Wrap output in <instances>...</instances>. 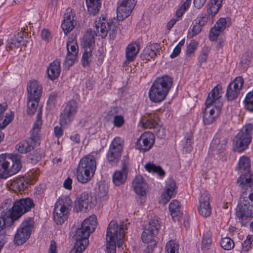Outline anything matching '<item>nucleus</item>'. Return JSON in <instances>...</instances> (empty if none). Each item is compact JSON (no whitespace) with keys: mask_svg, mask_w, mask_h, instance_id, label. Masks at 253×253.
I'll return each instance as SVG.
<instances>
[{"mask_svg":"<svg viewBox=\"0 0 253 253\" xmlns=\"http://www.w3.org/2000/svg\"><path fill=\"white\" fill-rule=\"evenodd\" d=\"M222 90L220 85L217 84L209 93L207 98L205 109L203 114V121L205 125L213 123L221 113L223 103L220 99V91Z\"/></svg>","mask_w":253,"mask_h":253,"instance_id":"1","label":"nucleus"},{"mask_svg":"<svg viewBox=\"0 0 253 253\" xmlns=\"http://www.w3.org/2000/svg\"><path fill=\"white\" fill-rule=\"evenodd\" d=\"M242 188V194L236 210V215L242 226L248 223V218L253 217V193L247 194L245 188Z\"/></svg>","mask_w":253,"mask_h":253,"instance_id":"2","label":"nucleus"},{"mask_svg":"<svg viewBox=\"0 0 253 253\" xmlns=\"http://www.w3.org/2000/svg\"><path fill=\"white\" fill-rule=\"evenodd\" d=\"M21 167L19 155H0V178L5 179L17 173L21 169Z\"/></svg>","mask_w":253,"mask_h":253,"instance_id":"3","label":"nucleus"},{"mask_svg":"<svg viewBox=\"0 0 253 253\" xmlns=\"http://www.w3.org/2000/svg\"><path fill=\"white\" fill-rule=\"evenodd\" d=\"M96 169L95 158L90 155L84 157L80 160L77 168V178L83 183H86L93 176Z\"/></svg>","mask_w":253,"mask_h":253,"instance_id":"4","label":"nucleus"},{"mask_svg":"<svg viewBox=\"0 0 253 253\" xmlns=\"http://www.w3.org/2000/svg\"><path fill=\"white\" fill-rule=\"evenodd\" d=\"M116 23L117 20L115 19H107L105 16L98 18L94 23V34L104 39L106 37L108 33L110 39L114 40L118 30Z\"/></svg>","mask_w":253,"mask_h":253,"instance_id":"5","label":"nucleus"},{"mask_svg":"<svg viewBox=\"0 0 253 253\" xmlns=\"http://www.w3.org/2000/svg\"><path fill=\"white\" fill-rule=\"evenodd\" d=\"M251 164L250 159L243 156L238 162L237 170L242 173L237 179V183L240 187L253 188V172H250Z\"/></svg>","mask_w":253,"mask_h":253,"instance_id":"6","label":"nucleus"},{"mask_svg":"<svg viewBox=\"0 0 253 253\" xmlns=\"http://www.w3.org/2000/svg\"><path fill=\"white\" fill-rule=\"evenodd\" d=\"M96 225L95 216H90L85 219L81 226L78 228L73 236V239L78 243H83L85 246L88 244L90 234L94 232Z\"/></svg>","mask_w":253,"mask_h":253,"instance_id":"7","label":"nucleus"},{"mask_svg":"<svg viewBox=\"0 0 253 253\" xmlns=\"http://www.w3.org/2000/svg\"><path fill=\"white\" fill-rule=\"evenodd\" d=\"M34 203L30 198H22L16 200L11 208L8 210V219L11 222L20 218L24 213L34 207Z\"/></svg>","mask_w":253,"mask_h":253,"instance_id":"8","label":"nucleus"},{"mask_svg":"<svg viewBox=\"0 0 253 253\" xmlns=\"http://www.w3.org/2000/svg\"><path fill=\"white\" fill-rule=\"evenodd\" d=\"M253 126L252 124L245 125L234 139L235 143V150L242 152L246 150L252 140V131Z\"/></svg>","mask_w":253,"mask_h":253,"instance_id":"9","label":"nucleus"},{"mask_svg":"<svg viewBox=\"0 0 253 253\" xmlns=\"http://www.w3.org/2000/svg\"><path fill=\"white\" fill-rule=\"evenodd\" d=\"M123 148L124 140L120 137H115L106 154V159L110 165H117L121 159Z\"/></svg>","mask_w":253,"mask_h":253,"instance_id":"10","label":"nucleus"},{"mask_svg":"<svg viewBox=\"0 0 253 253\" xmlns=\"http://www.w3.org/2000/svg\"><path fill=\"white\" fill-rule=\"evenodd\" d=\"M34 225V221L32 218H28L24 220L15 235V244L19 246L25 243L30 237Z\"/></svg>","mask_w":253,"mask_h":253,"instance_id":"11","label":"nucleus"},{"mask_svg":"<svg viewBox=\"0 0 253 253\" xmlns=\"http://www.w3.org/2000/svg\"><path fill=\"white\" fill-rule=\"evenodd\" d=\"M78 103L75 100H71L68 102L65 108L60 115L59 123L60 125L67 128L74 119L77 112Z\"/></svg>","mask_w":253,"mask_h":253,"instance_id":"12","label":"nucleus"},{"mask_svg":"<svg viewBox=\"0 0 253 253\" xmlns=\"http://www.w3.org/2000/svg\"><path fill=\"white\" fill-rule=\"evenodd\" d=\"M127 221H122L119 226L116 221L112 220L108 225L106 232V239L121 240L127 229Z\"/></svg>","mask_w":253,"mask_h":253,"instance_id":"13","label":"nucleus"},{"mask_svg":"<svg viewBox=\"0 0 253 253\" xmlns=\"http://www.w3.org/2000/svg\"><path fill=\"white\" fill-rule=\"evenodd\" d=\"M136 1L135 0H120L117 9V18L123 20L129 16L133 9Z\"/></svg>","mask_w":253,"mask_h":253,"instance_id":"14","label":"nucleus"},{"mask_svg":"<svg viewBox=\"0 0 253 253\" xmlns=\"http://www.w3.org/2000/svg\"><path fill=\"white\" fill-rule=\"evenodd\" d=\"M155 143V136L149 131L143 133L136 142V148L142 152L149 151Z\"/></svg>","mask_w":253,"mask_h":253,"instance_id":"15","label":"nucleus"},{"mask_svg":"<svg viewBox=\"0 0 253 253\" xmlns=\"http://www.w3.org/2000/svg\"><path fill=\"white\" fill-rule=\"evenodd\" d=\"M228 137L224 132H217L214 135L211 143V148L212 151L220 154L226 149L228 141Z\"/></svg>","mask_w":253,"mask_h":253,"instance_id":"16","label":"nucleus"},{"mask_svg":"<svg viewBox=\"0 0 253 253\" xmlns=\"http://www.w3.org/2000/svg\"><path fill=\"white\" fill-rule=\"evenodd\" d=\"M29 38L26 32H20L15 35L14 37L7 41L6 50L8 48L13 49L15 48H19L21 46H26L29 42Z\"/></svg>","mask_w":253,"mask_h":253,"instance_id":"17","label":"nucleus"},{"mask_svg":"<svg viewBox=\"0 0 253 253\" xmlns=\"http://www.w3.org/2000/svg\"><path fill=\"white\" fill-rule=\"evenodd\" d=\"M172 84L173 79L169 76L164 75L157 78L151 86L168 95Z\"/></svg>","mask_w":253,"mask_h":253,"instance_id":"18","label":"nucleus"},{"mask_svg":"<svg viewBox=\"0 0 253 253\" xmlns=\"http://www.w3.org/2000/svg\"><path fill=\"white\" fill-rule=\"evenodd\" d=\"M172 84L173 79L169 76L164 75L157 78L151 86L168 95Z\"/></svg>","mask_w":253,"mask_h":253,"instance_id":"19","label":"nucleus"},{"mask_svg":"<svg viewBox=\"0 0 253 253\" xmlns=\"http://www.w3.org/2000/svg\"><path fill=\"white\" fill-rule=\"evenodd\" d=\"M172 84L173 79L169 76L164 75L157 78L151 86L168 95Z\"/></svg>","mask_w":253,"mask_h":253,"instance_id":"20","label":"nucleus"},{"mask_svg":"<svg viewBox=\"0 0 253 253\" xmlns=\"http://www.w3.org/2000/svg\"><path fill=\"white\" fill-rule=\"evenodd\" d=\"M210 199V194L207 191L202 193L199 198L198 211L199 213L204 217H209L211 214Z\"/></svg>","mask_w":253,"mask_h":253,"instance_id":"21","label":"nucleus"},{"mask_svg":"<svg viewBox=\"0 0 253 253\" xmlns=\"http://www.w3.org/2000/svg\"><path fill=\"white\" fill-rule=\"evenodd\" d=\"M128 162L124 160L122 161L121 170H116L113 175V182L117 186L124 184L126 180L128 174Z\"/></svg>","mask_w":253,"mask_h":253,"instance_id":"22","label":"nucleus"},{"mask_svg":"<svg viewBox=\"0 0 253 253\" xmlns=\"http://www.w3.org/2000/svg\"><path fill=\"white\" fill-rule=\"evenodd\" d=\"M67 54L65 61V65L70 67L73 65L78 54V46L76 42L73 41H68L66 45Z\"/></svg>","mask_w":253,"mask_h":253,"instance_id":"23","label":"nucleus"},{"mask_svg":"<svg viewBox=\"0 0 253 253\" xmlns=\"http://www.w3.org/2000/svg\"><path fill=\"white\" fill-rule=\"evenodd\" d=\"M91 199L90 193L87 191L84 192L81 194L77 201L75 202V205L79 207L81 211L86 212L93 205L91 202Z\"/></svg>","mask_w":253,"mask_h":253,"instance_id":"24","label":"nucleus"},{"mask_svg":"<svg viewBox=\"0 0 253 253\" xmlns=\"http://www.w3.org/2000/svg\"><path fill=\"white\" fill-rule=\"evenodd\" d=\"M161 49L160 44L155 43L147 46L141 54V58L143 60H150L155 57Z\"/></svg>","mask_w":253,"mask_h":253,"instance_id":"25","label":"nucleus"},{"mask_svg":"<svg viewBox=\"0 0 253 253\" xmlns=\"http://www.w3.org/2000/svg\"><path fill=\"white\" fill-rule=\"evenodd\" d=\"M42 87L39 83L34 80L30 82L27 85V97L40 99L42 94Z\"/></svg>","mask_w":253,"mask_h":253,"instance_id":"26","label":"nucleus"},{"mask_svg":"<svg viewBox=\"0 0 253 253\" xmlns=\"http://www.w3.org/2000/svg\"><path fill=\"white\" fill-rule=\"evenodd\" d=\"M10 185L11 189L15 192H17L27 188L29 183L26 178L19 176L11 180Z\"/></svg>","mask_w":253,"mask_h":253,"instance_id":"27","label":"nucleus"},{"mask_svg":"<svg viewBox=\"0 0 253 253\" xmlns=\"http://www.w3.org/2000/svg\"><path fill=\"white\" fill-rule=\"evenodd\" d=\"M61 72L60 62L58 60H55L50 63L47 69L48 78L51 81L58 78Z\"/></svg>","mask_w":253,"mask_h":253,"instance_id":"28","label":"nucleus"},{"mask_svg":"<svg viewBox=\"0 0 253 253\" xmlns=\"http://www.w3.org/2000/svg\"><path fill=\"white\" fill-rule=\"evenodd\" d=\"M175 187L176 183L173 180L169 179L165 187V191L163 195L162 203L164 204L167 203L173 195L176 193Z\"/></svg>","mask_w":253,"mask_h":253,"instance_id":"29","label":"nucleus"},{"mask_svg":"<svg viewBox=\"0 0 253 253\" xmlns=\"http://www.w3.org/2000/svg\"><path fill=\"white\" fill-rule=\"evenodd\" d=\"M133 187L134 192L141 196L146 195L147 184L144 182L142 177L137 176L133 181Z\"/></svg>","mask_w":253,"mask_h":253,"instance_id":"30","label":"nucleus"},{"mask_svg":"<svg viewBox=\"0 0 253 253\" xmlns=\"http://www.w3.org/2000/svg\"><path fill=\"white\" fill-rule=\"evenodd\" d=\"M72 207V201L68 196H62L55 203V207L59 208L66 213H69Z\"/></svg>","mask_w":253,"mask_h":253,"instance_id":"31","label":"nucleus"},{"mask_svg":"<svg viewBox=\"0 0 253 253\" xmlns=\"http://www.w3.org/2000/svg\"><path fill=\"white\" fill-rule=\"evenodd\" d=\"M82 43L84 50L91 49V50H93L95 44V39L94 34L91 29L87 30L84 34Z\"/></svg>","mask_w":253,"mask_h":253,"instance_id":"32","label":"nucleus"},{"mask_svg":"<svg viewBox=\"0 0 253 253\" xmlns=\"http://www.w3.org/2000/svg\"><path fill=\"white\" fill-rule=\"evenodd\" d=\"M179 202L176 200H172L169 205V210L173 220H179L182 215L180 210Z\"/></svg>","mask_w":253,"mask_h":253,"instance_id":"33","label":"nucleus"},{"mask_svg":"<svg viewBox=\"0 0 253 253\" xmlns=\"http://www.w3.org/2000/svg\"><path fill=\"white\" fill-rule=\"evenodd\" d=\"M168 95L157 89L152 86L149 91V97L151 101L155 103H160L163 101Z\"/></svg>","mask_w":253,"mask_h":253,"instance_id":"34","label":"nucleus"},{"mask_svg":"<svg viewBox=\"0 0 253 253\" xmlns=\"http://www.w3.org/2000/svg\"><path fill=\"white\" fill-rule=\"evenodd\" d=\"M223 0H210L208 3L207 12L210 16H214L221 7Z\"/></svg>","mask_w":253,"mask_h":253,"instance_id":"35","label":"nucleus"},{"mask_svg":"<svg viewBox=\"0 0 253 253\" xmlns=\"http://www.w3.org/2000/svg\"><path fill=\"white\" fill-rule=\"evenodd\" d=\"M86 3L90 14L95 15L99 12L101 5V0H86Z\"/></svg>","mask_w":253,"mask_h":253,"instance_id":"36","label":"nucleus"},{"mask_svg":"<svg viewBox=\"0 0 253 253\" xmlns=\"http://www.w3.org/2000/svg\"><path fill=\"white\" fill-rule=\"evenodd\" d=\"M142 126L145 128H155L158 125V121L154 115H148L144 117L141 121Z\"/></svg>","mask_w":253,"mask_h":253,"instance_id":"37","label":"nucleus"},{"mask_svg":"<svg viewBox=\"0 0 253 253\" xmlns=\"http://www.w3.org/2000/svg\"><path fill=\"white\" fill-rule=\"evenodd\" d=\"M109 116H114L113 124L115 127L120 128L124 126L125 123L124 117L122 115H118L117 110L114 108L108 113Z\"/></svg>","mask_w":253,"mask_h":253,"instance_id":"38","label":"nucleus"},{"mask_svg":"<svg viewBox=\"0 0 253 253\" xmlns=\"http://www.w3.org/2000/svg\"><path fill=\"white\" fill-rule=\"evenodd\" d=\"M54 207L53 218L57 224H62L68 218V213Z\"/></svg>","mask_w":253,"mask_h":253,"instance_id":"39","label":"nucleus"},{"mask_svg":"<svg viewBox=\"0 0 253 253\" xmlns=\"http://www.w3.org/2000/svg\"><path fill=\"white\" fill-rule=\"evenodd\" d=\"M16 150L20 153H26L34 149V146L31 142L23 140L16 145Z\"/></svg>","mask_w":253,"mask_h":253,"instance_id":"40","label":"nucleus"},{"mask_svg":"<svg viewBox=\"0 0 253 253\" xmlns=\"http://www.w3.org/2000/svg\"><path fill=\"white\" fill-rule=\"evenodd\" d=\"M137 45L134 43H130L128 45L126 51V56L128 61H132L135 58L138 49H136Z\"/></svg>","mask_w":253,"mask_h":253,"instance_id":"41","label":"nucleus"},{"mask_svg":"<svg viewBox=\"0 0 253 253\" xmlns=\"http://www.w3.org/2000/svg\"><path fill=\"white\" fill-rule=\"evenodd\" d=\"M40 99L36 98H30L27 97V113L29 115H33L35 114L39 104Z\"/></svg>","mask_w":253,"mask_h":253,"instance_id":"42","label":"nucleus"},{"mask_svg":"<svg viewBox=\"0 0 253 253\" xmlns=\"http://www.w3.org/2000/svg\"><path fill=\"white\" fill-rule=\"evenodd\" d=\"M160 226V222L158 218H156L150 220L145 229L150 230L153 234H158Z\"/></svg>","mask_w":253,"mask_h":253,"instance_id":"43","label":"nucleus"},{"mask_svg":"<svg viewBox=\"0 0 253 253\" xmlns=\"http://www.w3.org/2000/svg\"><path fill=\"white\" fill-rule=\"evenodd\" d=\"M145 168L149 172L157 173L161 177H163L165 175V172L159 166H156L154 164L147 163L145 166Z\"/></svg>","mask_w":253,"mask_h":253,"instance_id":"44","label":"nucleus"},{"mask_svg":"<svg viewBox=\"0 0 253 253\" xmlns=\"http://www.w3.org/2000/svg\"><path fill=\"white\" fill-rule=\"evenodd\" d=\"M157 234H153L150 230L144 228L141 236L142 241L143 243L149 244V243H153V245H155V237Z\"/></svg>","mask_w":253,"mask_h":253,"instance_id":"45","label":"nucleus"},{"mask_svg":"<svg viewBox=\"0 0 253 253\" xmlns=\"http://www.w3.org/2000/svg\"><path fill=\"white\" fill-rule=\"evenodd\" d=\"M231 24V20L229 18H220L216 21L214 26L222 32L226 27H229Z\"/></svg>","mask_w":253,"mask_h":253,"instance_id":"46","label":"nucleus"},{"mask_svg":"<svg viewBox=\"0 0 253 253\" xmlns=\"http://www.w3.org/2000/svg\"><path fill=\"white\" fill-rule=\"evenodd\" d=\"M185 142L183 144V150L187 153H190L192 150L193 142V135L192 134L187 133L185 136Z\"/></svg>","mask_w":253,"mask_h":253,"instance_id":"47","label":"nucleus"},{"mask_svg":"<svg viewBox=\"0 0 253 253\" xmlns=\"http://www.w3.org/2000/svg\"><path fill=\"white\" fill-rule=\"evenodd\" d=\"M211 234L209 232L204 234L203 237L201 248L203 251H207L210 249L211 245Z\"/></svg>","mask_w":253,"mask_h":253,"instance_id":"48","label":"nucleus"},{"mask_svg":"<svg viewBox=\"0 0 253 253\" xmlns=\"http://www.w3.org/2000/svg\"><path fill=\"white\" fill-rule=\"evenodd\" d=\"M244 84V80L242 77L239 76L235 78L232 82H231L228 85H231L233 89H235L241 92V90Z\"/></svg>","mask_w":253,"mask_h":253,"instance_id":"49","label":"nucleus"},{"mask_svg":"<svg viewBox=\"0 0 253 253\" xmlns=\"http://www.w3.org/2000/svg\"><path fill=\"white\" fill-rule=\"evenodd\" d=\"M240 92L235 89H233L231 85H228L226 89V97L228 101L236 99L239 95Z\"/></svg>","mask_w":253,"mask_h":253,"instance_id":"50","label":"nucleus"},{"mask_svg":"<svg viewBox=\"0 0 253 253\" xmlns=\"http://www.w3.org/2000/svg\"><path fill=\"white\" fill-rule=\"evenodd\" d=\"M245 108L250 112H253V92L248 93L244 101Z\"/></svg>","mask_w":253,"mask_h":253,"instance_id":"51","label":"nucleus"},{"mask_svg":"<svg viewBox=\"0 0 253 253\" xmlns=\"http://www.w3.org/2000/svg\"><path fill=\"white\" fill-rule=\"evenodd\" d=\"M220 244L221 248L225 250H231L235 246L234 241L229 237L222 238Z\"/></svg>","mask_w":253,"mask_h":253,"instance_id":"52","label":"nucleus"},{"mask_svg":"<svg viewBox=\"0 0 253 253\" xmlns=\"http://www.w3.org/2000/svg\"><path fill=\"white\" fill-rule=\"evenodd\" d=\"M76 21H63L61 27L65 35L72 31L76 25Z\"/></svg>","mask_w":253,"mask_h":253,"instance_id":"53","label":"nucleus"},{"mask_svg":"<svg viewBox=\"0 0 253 253\" xmlns=\"http://www.w3.org/2000/svg\"><path fill=\"white\" fill-rule=\"evenodd\" d=\"M84 50V52L82 57V63L83 67H86L89 66L91 61L90 58L92 56V50H91V49H85Z\"/></svg>","mask_w":253,"mask_h":253,"instance_id":"54","label":"nucleus"},{"mask_svg":"<svg viewBox=\"0 0 253 253\" xmlns=\"http://www.w3.org/2000/svg\"><path fill=\"white\" fill-rule=\"evenodd\" d=\"M178 244L174 241H169L166 245L167 253H178Z\"/></svg>","mask_w":253,"mask_h":253,"instance_id":"55","label":"nucleus"},{"mask_svg":"<svg viewBox=\"0 0 253 253\" xmlns=\"http://www.w3.org/2000/svg\"><path fill=\"white\" fill-rule=\"evenodd\" d=\"M43 156V150L38 148L34 151L32 155L30 156V159L32 162L35 163L39 162Z\"/></svg>","mask_w":253,"mask_h":253,"instance_id":"56","label":"nucleus"},{"mask_svg":"<svg viewBox=\"0 0 253 253\" xmlns=\"http://www.w3.org/2000/svg\"><path fill=\"white\" fill-rule=\"evenodd\" d=\"M117 241H118V240L106 239V249L108 253H116Z\"/></svg>","mask_w":253,"mask_h":253,"instance_id":"57","label":"nucleus"},{"mask_svg":"<svg viewBox=\"0 0 253 253\" xmlns=\"http://www.w3.org/2000/svg\"><path fill=\"white\" fill-rule=\"evenodd\" d=\"M96 192L99 198L105 199L108 193V188L104 184L100 185L96 190Z\"/></svg>","mask_w":253,"mask_h":253,"instance_id":"58","label":"nucleus"},{"mask_svg":"<svg viewBox=\"0 0 253 253\" xmlns=\"http://www.w3.org/2000/svg\"><path fill=\"white\" fill-rule=\"evenodd\" d=\"M253 237L248 235L247 239L242 243V251L241 253H246L251 248Z\"/></svg>","mask_w":253,"mask_h":253,"instance_id":"59","label":"nucleus"},{"mask_svg":"<svg viewBox=\"0 0 253 253\" xmlns=\"http://www.w3.org/2000/svg\"><path fill=\"white\" fill-rule=\"evenodd\" d=\"M42 107H41L39 110L37 116V119L34 123L33 128H38V129H41V126L42 125Z\"/></svg>","mask_w":253,"mask_h":253,"instance_id":"60","label":"nucleus"},{"mask_svg":"<svg viewBox=\"0 0 253 253\" xmlns=\"http://www.w3.org/2000/svg\"><path fill=\"white\" fill-rule=\"evenodd\" d=\"M12 223L10 220L8 219V215H1L0 216V231L3 230L6 225L10 226Z\"/></svg>","mask_w":253,"mask_h":253,"instance_id":"61","label":"nucleus"},{"mask_svg":"<svg viewBox=\"0 0 253 253\" xmlns=\"http://www.w3.org/2000/svg\"><path fill=\"white\" fill-rule=\"evenodd\" d=\"M83 243H78L75 242L74 248L69 253H83L86 247Z\"/></svg>","mask_w":253,"mask_h":253,"instance_id":"62","label":"nucleus"},{"mask_svg":"<svg viewBox=\"0 0 253 253\" xmlns=\"http://www.w3.org/2000/svg\"><path fill=\"white\" fill-rule=\"evenodd\" d=\"M221 33L220 31H219L218 29L214 26L212 28H211L210 34H209V39L211 41H215L217 40L218 36Z\"/></svg>","mask_w":253,"mask_h":253,"instance_id":"63","label":"nucleus"},{"mask_svg":"<svg viewBox=\"0 0 253 253\" xmlns=\"http://www.w3.org/2000/svg\"><path fill=\"white\" fill-rule=\"evenodd\" d=\"M40 131L41 129H38V128H32L30 137L32 141H33L34 143L38 142L40 139Z\"/></svg>","mask_w":253,"mask_h":253,"instance_id":"64","label":"nucleus"}]
</instances>
